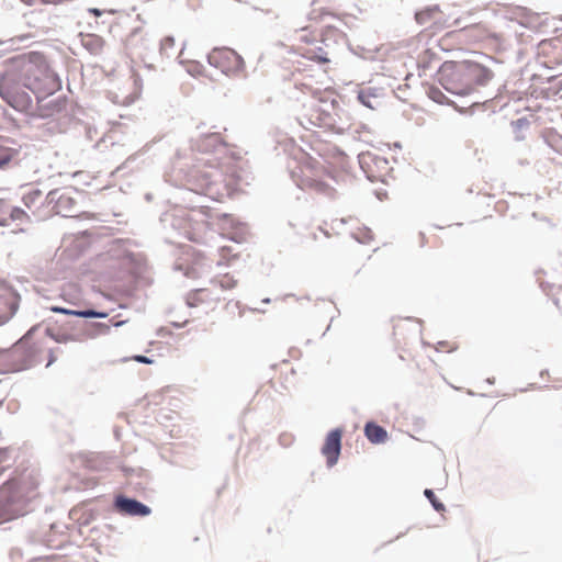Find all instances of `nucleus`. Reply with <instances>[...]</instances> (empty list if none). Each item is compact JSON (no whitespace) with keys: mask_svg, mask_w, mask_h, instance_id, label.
Returning <instances> with one entry per match:
<instances>
[{"mask_svg":"<svg viewBox=\"0 0 562 562\" xmlns=\"http://www.w3.org/2000/svg\"><path fill=\"white\" fill-rule=\"evenodd\" d=\"M11 65L23 79V86L35 95L48 97L61 88L58 76L42 53L31 52L19 56L12 59Z\"/></svg>","mask_w":562,"mask_h":562,"instance_id":"obj_1","label":"nucleus"},{"mask_svg":"<svg viewBox=\"0 0 562 562\" xmlns=\"http://www.w3.org/2000/svg\"><path fill=\"white\" fill-rule=\"evenodd\" d=\"M492 76L488 68L470 60L447 61L439 70L442 87L458 95L470 94L477 86L485 85Z\"/></svg>","mask_w":562,"mask_h":562,"instance_id":"obj_2","label":"nucleus"},{"mask_svg":"<svg viewBox=\"0 0 562 562\" xmlns=\"http://www.w3.org/2000/svg\"><path fill=\"white\" fill-rule=\"evenodd\" d=\"M24 88L23 79L13 65L0 76L1 99L15 111L27 113L32 109L33 100Z\"/></svg>","mask_w":562,"mask_h":562,"instance_id":"obj_3","label":"nucleus"},{"mask_svg":"<svg viewBox=\"0 0 562 562\" xmlns=\"http://www.w3.org/2000/svg\"><path fill=\"white\" fill-rule=\"evenodd\" d=\"M36 480L31 474H22L0 487V499L5 506L24 504L36 497Z\"/></svg>","mask_w":562,"mask_h":562,"instance_id":"obj_4","label":"nucleus"},{"mask_svg":"<svg viewBox=\"0 0 562 562\" xmlns=\"http://www.w3.org/2000/svg\"><path fill=\"white\" fill-rule=\"evenodd\" d=\"M211 66L221 69L224 74L236 76L244 71L243 57L228 47H216L207 56Z\"/></svg>","mask_w":562,"mask_h":562,"instance_id":"obj_5","label":"nucleus"},{"mask_svg":"<svg viewBox=\"0 0 562 562\" xmlns=\"http://www.w3.org/2000/svg\"><path fill=\"white\" fill-rule=\"evenodd\" d=\"M324 176L325 170L323 168L305 165L301 168L297 184L302 190L333 198L336 191L331 186L325 182Z\"/></svg>","mask_w":562,"mask_h":562,"instance_id":"obj_6","label":"nucleus"},{"mask_svg":"<svg viewBox=\"0 0 562 562\" xmlns=\"http://www.w3.org/2000/svg\"><path fill=\"white\" fill-rule=\"evenodd\" d=\"M415 21L424 27L423 32L434 36L451 26L438 4L428 5L415 13Z\"/></svg>","mask_w":562,"mask_h":562,"instance_id":"obj_7","label":"nucleus"},{"mask_svg":"<svg viewBox=\"0 0 562 562\" xmlns=\"http://www.w3.org/2000/svg\"><path fill=\"white\" fill-rule=\"evenodd\" d=\"M319 32L312 26H304L296 31L295 41L297 42L296 49L305 58L316 61L318 64L329 63V58L323 48L304 49V46L312 45L318 41Z\"/></svg>","mask_w":562,"mask_h":562,"instance_id":"obj_8","label":"nucleus"},{"mask_svg":"<svg viewBox=\"0 0 562 562\" xmlns=\"http://www.w3.org/2000/svg\"><path fill=\"white\" fill-rule=\"evenodd\" d=\"M142 91L143 80L135 69H131L117 87V97L123 103H132L140 97Z\"/></svg>","mask_w":562,"mask_h":562,"instance_id":"obj_9","label":"nucleus"},{"mask_svg":"<svg viewBox=\"0 0 562 562\" xmlns=\"http://www.w3.org/2000/svg\"><path fill=\"white\" fill-rule=\"evenodd\" d=\"M19 300V294L10 285L0 281V326L15 314Z\"/></svg>","mask_w":562,"mask_h":562,"instance_id":"obj_10","label":"nucleus"},{"mask_svg":"<svg viewBox=\"0 0 562 562\" xmlns=\"http://www.w3.org/2000/svg\"><path fill=\"white\" fill-rule=\"evenodd\" d=\"M57 191H50L47 195L38 189H32L23 195L24 205L37 216H45L46 213L42 211L45 204H52L55 200Z\"/></svg>","mask_w":562,"mask_h":562,"instance_id":"obj_11","label":"nucleus"},{"mask_svg":"<svg viewBox=\"0 0 562 562\" xmlns=\"http://www.w3.org/2000/svg\"><path fill=\"white\" fill-rule=\"evenodd\" d=\"M341 437L342 430L337 428L329 431L325 438V442L322 447V453L326 458L328 467L335 465L338 461L341 449Z\"/></svg>","mask_w":562,"mask_h":562,"instance_id":"obj_12","label":"nucleus"},{"mask_svg":"<svg viewBox=\"0 0 562 562\" xmlns=\"http://www.w3.org/2000/svg\"><path fill=\"white\" fill-rule=\"evenodd\" d=\"M114 507L120 514L127 516H147L150 514L148 506L122 495L115 497Z\"/></svg>","mask_w":562,"mask_h":562,"instance_id":"obj_13","label":"nucleus"},{"mask_svg":"<svg viewBox=\"0 0 562 562\" xmlns=\"http://www.w3.org/2000/svg\"><path fill=\"white\" fill-rule=\"evenodd\" d=\"M47 97L36 95L37 106L34 115L41 119L53 117L60 113L66 106V100L64 98H57L53 100H46Z\"/></svg>","mask_w":562,"mask_h":562,"instance_id":"obj_14","label":"nucleus"},{"mask_svg":"<svg viewBox=\"0 0 562 562\" xmlns=\"http://www.w3.org/2000/svg\"><path fill=\"white\" fill-rule=\"evenodd\" d=\"M26 217V213L19 209L13 207L3 199H0V225H9L12 221H21Z\"/></svg>","mask_w":562,"mask_h":562,"instance_id":"obj_15","label":"nucleus"},{"mask_svg":"<svg viewBox=\"0 0 562 562\" xmlns=\"http://www.w3.org/2000/svg\"><path fill=\"white\" fill-rule=\"evenodd\" d=\"M82 46L93 55H100L105 47V41L98 34L88 33L81 35Z\"/></svg>","mask_w":562,"mask_h":562,"instance_id":"obj_16","label":"nucleus"},{"mask_svg":"<svg viewBox=\"0 0 562 562\" xmlns=\"http://www.w3.org/2000/svg\"><path fill=\"white\" fill-rule=\"evenodd\" d=\"M50 311L54 313H59V314H65V315H74V316L83 317V318H92V317L105 318L109 316V313H106V312H97L93 310L75 311V310H68V308H64V307H59V306H52Z\"/></svg>","mask_w":562,"mask_h":562,"instance_id":"obj_17","label":"nucleus"},{"mask_svg":"<svg viewBox=\"0 0 562 562\" xmlns=\"http://www.w3.org/2000/svg\"><path fill=\"white\" fill-rule=\"evenodd\" d=\"M364 434L372 443H382L387 439L386 430L372 422L367 423Z\"/></svg>","mask_w":562,"mask_h":562,"instance_id":"obj_18","label":"nucleus"},{"mask_svg":"<svg viewBox=\"0 0 562 562\" xmlns=\"http://www.w3.org/2000/svg\"><path fill=\"white\" fill-rule=\"evenodd\" d=\"M53 202H55V205L53 206V211L55 213H61L63 211L66 210L67 206L72 204V199L66 194L58 195V193H57L55 195V200Z\"/></svg>","mask_w":562,"mask_h":562,"instance_id":"obj_19","label":"nucleus"},{"mask_svg":"<svg viewBox=\"0 0 562 562\" xmlns=\"http://www.w3.org/2000/svg\"><path fill=\"white\" fill-rule=\"evenodd\" d=\"M11 467V457L8 449H0V475Z\"/></svg>","mask_w":562,"mask_h":562,"instance_id":"obj_20","label":"nucleus"},{"mask_svg":"<svg viewBox=\"0 0 562 562\" xmlns=\"http://www.w3.org/2000/svg\"><path fill=\"white\" fill-rule=\"evenodd\" d=\"M424 495L427 497V499L431 503V505L437 512L445 510V505L438 501V498L436 497L435 493L431 490H425Z\"/></svg>","mask_w":562,"mask_h":562,"instance_id":"obj_21","label":"nucleus"},{"mask_svg":"<svg viewBox=\"0 0 562 562\" xmlns=\"http://www.w3.org/2000/svg\"><path fill=\"white\" fill-rule=\"evenodd\" d=\"M458 346L456 344H450L447 341H439L437 346V350L445 351V352H451L456 350Z\"/></svg>","mask_w":562,"mask_h":562,"instance_id":"obj_22","label":"nucleus"},{"mask_svg":"<svg viewBox=\"0 0 562 562\" xmlns=\"http://www.w3.org/2000/svg\"><path fill=\"white\" fill-rule=\"evenodd\" d=\"M50 337L56 341V342H67L69 340H74V338L69 335H65V334H50Z\"/></svg>","mask_w":562,"mask_h":562,"instance_id":"obj_23","label":"nucleus"},{"mask_svg":"<svg viewBox=\"0 0 562 562\" xmlns=\"http://www.w3.org/2000/svg\"><path fill=\"white\" fill-rule=\"evenodd\" d=\"M429 97H430L432 100H435L436 102H441V97H443V95H442V93H441V91H440V90L435 89V88H431V89L429 90Z\"/></svg>","mask_w":562,"mask_h":562,"instance_id":"obj_24","label":"nucleus"},{"mask_svg":"<svg viewBox=\"0 0 562 562\" xmlns=\"http://www.w3.org/2000/svg\"><path fill=\"white\" fill-rule=\"evenodd\" d=\"M133 359L135 361H137V362H140V363H147V364L153 363V360L147 358V357H145V356H135Z\"/></svg>","mask_w":562,"mask_h":562,"instance_id":"obj_25","label":"nucleus"},{"mask_svg":"<svg viewBox=\"0 0 562 562\" xmlns=\"http://www.w3.org/2000/svg\"><path fill=\"white\" fill-rule=\"evenodd\" d=\"M94 326L100 328L103 333H106L110 329V327L105 324H94Z\"/></svg>","mask_w":562,"mask_h":562,"instance_id":"obj_26","label":"nucleus"},{"mask_svg":"<svg viewBox=\"0 0 562 562\" xmlns=\"http://www.w3.org/2000/svg\"><path fill=\"white\" fill-rule=\"evenodd\" d=\"M221 254H222V257H226L227 255L231 254V248L228 247H222L221 248Z\"/></svg>","mask_w":562,"mask_h":562,"instance_id":"obj_27","label":"nucleus"},{"mask_svg":"<svg viewBox=\"0 0 562 562\" xmlns=\"http://www.w3.org/2000/svg\"><path fill=\"white\" fill-rule=\"evenodd\" d=\"M316 119H317V121L313 122V124L321 126L325 123V119H323L321 116H317Z\"/></svg>","mask_w":562,"mask_h":562,"instance_id":"obj_28","label":"nucleus"},{"mask_svg":"<svg viewBox=\"0 0 562 562\" xmlns=\"http://www.w3.org/2000/svg\"><path fill=\"white\" fill-rule=\"evenodd\" d=\"M210 138L214 139L215 142H218L221 136L218 133H213L209 136Z\"/></svg>","mask_w":562,"mask_h":562,"instance_id":"obj_29","label":"nucleus"},{"mask_svg":"<svg viewBox=\"0 0 562 562\" xmlns=\"http://www.w3.org/2000/svg\"><path fill=\"white\" fill-rule=\"evenodd\" d=\"M90 12H91L92 14H94L95 16L101 15V12H100V10H99V9H90Z\"/></svg>","mask_w":562,"mask_h":562,"instance_id":"obj_30","label":"nucleus"},{"mask_svg":"<svg viewBox=\"0 0 562 562\" xmlns=\"http://www.w3.org/2000/svg\"><path fill=\"white\" fill-rule=\"evenodd\" d=\"M24 3L32 5L36 2V0H22Z\"/></svg>","mask_w":562,"mask_h":562,"instance_id":"obj_31","label":"nucleus"},{"mask_svg":"<svg viewBox=\"0 0 562 562\" xmlns=\"http://www.w3.org/2000/svg\"><path fill=\"white\" fill-rule=\"evenodd\" d=\"M196 294H198V295L203 296V295H205V294H206V291H205V290H199V291L196 292Z\"/></svg>","mask_w":562,"mask_h":562,"instance_id":"obj_32","label":"nucleus"},{"mask_svg":"<svg viewBox=\"0 0 562 562\" xmlns=\"http://www.w3.org/2000/svg\"><path fill=\"white\" fill-rule=\"evenodd\" d=\"M29 339V335L24 336V338L20 341V344H24Z\"/></svg>","mask_w":562,"mask_h":562,"instance_id":"obj_33","label":"nucleus"},{"mask_svg":"<svg viewBox=\"0 0 562 562\" xmlns=\"http://www.w3.org/2000/svg\"><path fill=\"white\" fill-rule=\"evenodd\" d=\"M312 112H317L316 109H312ZM314 116V113H311V119Z\"/></svg>","mask_w":562,"mask_h":562,"instance_id":"obj_34","label":"nucleus"},{"mask_svg":"<svg viewBox=\"0 0 562 562\" xmlns=\"http://www.w3.org/2000/svg\"><path fill=\"white\" fill-rule=\"evenodd\" d=\"M166 42H168V44H171L172 40L171 38H167Z\"/></svg>","mask_w":562,"mask_h":562,"instance_id":"obj_35","label":"nucleus"},{"mask_svg":"<svg viewBox=\"0 0 562 562\" xmlns=\"http://www.w3.org/2000/svg\"><path fill=\"white\" fill-rule=\"evenodd\" d=\"M166 42H168V44H171L172 40L171 38H167Z\"/></svg>","mask_w":562,"mask_h":562,"instance_id":"obj_36","label":"nucleus"}]
</instances>
